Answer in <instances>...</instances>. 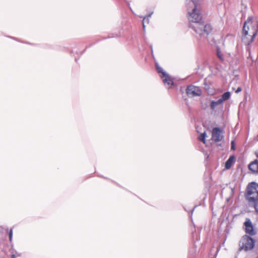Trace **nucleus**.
Listing matches in <instances>:
<instances>
[{
	"instance_id": "nucleus-20",
	"label": "nucleus",
	"mask_w": 258,
	"mask_h": 258,
	"mask_svg": "<svg viewBox=\"0 0 258 258\" xmlns=\"http://www.w3.org/2000/svg\"><path fill=\"white\" fill-rule=\"evenodd\" d=\"M231 149L234 150V142L232 141L231 143Z\"/></svg>"
},
{
	"instance_id": "nucleus-11",
	"label": "nucleus",
	"mask_w": 258,
	"mask_h": 258,
	"mask_svg": "<svg viewBox=\"0 0 258 258\" xmlns=\"http://www.w3.org/2000/svg\"><path fill=\"white\" fill-rule=\"evenodd\" d=\"M223 104L222 100L220 99H218L217 101H212L211 102L210 106L211 109H214L215 108L219 105H221Z\"/></svg>"
},
{
	"instance_id": "nucleus-21",
	"label": "nucleus",
	"mask_w": 258,
	"mask_h": 258,
	"mask_svg": "<svg viewBox=\"0 0 258 258\" xmlns=\"http://www.w3.org/2000/svg\"><path fill=\"white\" fill-rule=\"evenodd\" d=\"M255 155H256V157L258 158V151L255 152Z\"/></svg>"
},
{
	"instance_id": "nucleus-6",
	"label": "nucleus",
	"mask_w": 258,
	"mask_h": 258,
	"mask_svg": "<svg viewBox=\"0 0 258 258\" xmlns=\"http://www.w3.org/2000/svg\"><path fill=\"white\" fill-rule=\"evenodd\" d=\"M244 225L245 226V231L246 233L250 235H254L256 234L252 224L249 218L246 219V221L244 223Z\"/></svg>"
},
{
	"instance_id": "nucleus-19",
	"label": "nucleus",
	"mask_w": 258,
	"mask_h": 258,
	"mask_svg": "<svg viewBox=\"0 0 258 258\" xmlns=\"http://www.w3.org/2000/svg\"><path fill=\"white\" fill-rule=\"evenodd\" d=\"M241 90H242L241 88V87H238V88H237V89L236 90V91H235V93H239L240 92H241Z\"/></svg>"
},
{
	"instance_id": "nucleus-2",
	"label": "nucleus",
	"mask_w": 258,
	"mask_h": 258,
	"mask_svg": "<svg viewBox=\"0 0 258 258\" xmlns=\"http://www.w3.org/2000/svg\"><path fill=\"white\" fill-rule=\"evenodd\" d=\"M258 30V23L255 19L249 18L244 23L243 27L242 41L247 45L251 43L256 35Z\"/></svg>"
},
{
	"instance_id": "nucleus-1",
	"label": "nucleus",
	"mask_w": 258,
	"mask_h": 258,
	"mask_svg": "<svg viewBox=\"0 0 258 258\" xmlns=\"http://www.w3.org/2000/svg\"><path fill=\"white\" fill-rule=\"evenodd\" d=\"M186 5L189 28L196 32L197 37L200 39H207L212 29L210 24H205L202 21L199 1L186 0Z\"/></svg>"
},
{
	"instance_id": "nucleus-8",
	"label": "nucleus",
	"mask_w": 258,
	"mask_h": 258,
	"mask_svg": "<svg viewBox=\"0 0 258 258\" xmlns=\"http://www.w3.org/2000/svg\"><path fill=\"white\" fill-rule=\"evenodd\" d=\"M161 77L167 88H169L173 85V81L167 74L163 73V75H162Z\"/></svg>"
},
{
	"instance_id": "nucleus-4",
	"label": "nucleus",
	"mask_w": 258,
	"mask_h": 258,
	"mask_svg": "<svg viewBox=\"0 0 258 258\" xmlns=\"http://www.w3.org/2000/svg\"><path fill=\"white\" fill-rule=\"evenodd\" d=\"M254 245V240L249 236H244L239 242L240 249L248 250L253 248Z\"/></svg>"
},
{
	"instance_id": "nucleus-14",
	"label": "nucleus",
	"mask_w": 258,
	"mask_h": 258,
	"mask_svg": "<svg viewBox=\"0 0 258 258\" xmlns=\"http://www.w3.org/2000/svg\"><path fill=\"white\" fill-rule=\"evenodd\" d=\"M206 137V133L205 132L201 134V135L199 137V139L203 142L204 143H205V138Z\"/></svg>"
},
{
	"instance_id": "nucleus-17",
	"label": "nucleus",
	"mask_w": 258,
	"mask_h": 258,
	"mask_svg": "<svg viewBox=\"0 0 258 258\" xmlns=\"http://www.w3.org/2000/svg\"><path fill=\"white\" fill-rule=\"evenodd\" d=\"M250 203H253L254 204V207L255 210L257 213H258V200L255 201H251Z\"/></svg>"
},
{
	"instance_id": "nucleus-12",
	"label": "nucleus",
	"mask_w": 258,
	"mask_h": 258,
	"mask_svg": "<svg viewBox=\"0 0 258 258\" xmlns=\"http://www.w3.org/2000/svg\"><path fill=\"white\" fill-rule=\"evenodd\" d=\"M231 96V94L229 92H226L224 93L222 95L221 98H220L221 100H222V102L225 101L227 100H228Z\"/></svg>"
},
{
	"instance_id": "nucleus-3",
	"label": "nucleus",
	"mask_w": 258,
	"mask_h": 258,
	"mask_svg": "<svg viewBox=\"0 0 258 258\" xmlns=\"http://www.w3.org/2000/svg\"><path fill=\"white\" fill-rule=\"evenodd\" d=\"M247 199L249 202L258 200V184L252 182L247 187Z\"/></svg>"
},
{
	"instance_id": "nucleus-16",
	"label": "nucleus",
	"mask_w": 258,
	"mask_h": 258,
	"mask_svg": "<svg viewBox=\"0 0 258 258\" xmlns=\"http://www.w3.org/2000/svg\"><path fill=\"white\" fill-rule=\"evenodd\" d=\"M156 69H157V72L159 73H161L162 75H163V73H166V72L163 71L162 68H161L160 67H159L158 66V64H156Z\"/></svg>"
},
{
	"instance_id": "nucleus-7",
	"label": "nucleus",
	"mask_w": 258,
	"mask_h": 258,
	"mask_svg": "<svg viewBox=\"0 0 258 258\" xmlns=\"http://www.w3.org/2000/svg\"><path fill=\"white\" fill-rule=\"evenodd\" d=\"M212 139L216 142L221 141L223 138L222 131L219 127H214L212 130Z\"/></svg>"
},
{
	"instance_id": "nucleus-9",
	"label": "nucleus",
	"mask_w": 258,
	"mask_h": 258,
	"mask_svg": "<svg viewBox=\"0 0 258 258\" xmlns=\"http://www.w3.org/2000/svg\"><path fill=\"white\" fill-rule=\"evenodd\" d=\"M248 168L252 172L258 174V160L256 159L251 162L248 165Z\"/></svg>"
},
{
	"instance_id": "nucleus-5",
	"label": "nucleus",
	"mask_w": 258,
	"mask_h": 258,
	"mask_svg": "<svg viewBox=\"0 0 258 258\" xmlns=\"http://www.w3.org/2000/svg\"><path fill=\"white\" fill-rule=\"evenodd\" d=\"M186 94L189 97L200 96L202 91L200 88L195 86H189L186 89Z\"/></svg>"
},
{
	"instance_id": "nucleus-13",
	"label": "nucleus",
	"mask_w": 258,
	"mask_h": 258,
	"mask_svg": "<svg viewBox=\"0 0 258 258\" xmlns=\"http://www.w3.org/2000/svg\"><path fill=\"white\" fill-rule=\"evenodd\" d=\"M152 14H153V12L149 14L147 17H145L143 18L142 23H143V27L144 30H145V23L147 22V23H148L149 22V18H150L151 17Z\"/></svg>"
},
{
	"instance_id": "nucleus-18",
	"label": "nucleus",
	"mask_w": 258,
	"mask_h": 258,
	"mask_svg": "<svg viewBox=\"0 0 258 258\" xmlns=\"http://www.w3.org/2000/svg\"><path fill=\"white\" fill-rule=\"evenodd\" d=\"M9 239L10 241H11L12 239V236H13V230L12 229H11L9 232Z\"/></svg>"
},
{
	"instance_id": "nucleus-10",
	"label": "nucleus",
	"mask_w": 258,
	"mask_h": 258,
	"mask_svg": "<svg viewBox=\"0 0 258 258\" xmlns=\"http://www.w3.org/2000/svg\"><path fill=\"white\" fill-rule=\"evenodd\" d=\"M234 157L230 156L225 163V168L227 169H230L233 163Z\"/></svg>"
},
{
	"instance_id": "nucleus-22",
	"label": "nucleus",
	"mask_w": 258,
	"mask_h": 258,
	"mask_svg": "<svg viewBox=\"0 0 258 258\" xmlns=\"http://www.w3.org/2000/svg\"><path fill=\"white\" fill-rule=\"evenodd\" d=\"M12 258H15V255H14V254H13V255H12Z\"/></svg>"
},
{
	"instance_id": "nucleus-15",
	"label": "nucleus",
	"mask_w": 258,
	"mask_h": 258,
	"mask_svg": "<svg viewBox=\"0 0 258 258\" xmlns=\"http://www.w3.org/2000/svg\"><path fill=\"white\" fill-rule=\"evenodd\" d=\"M217 55L220 59L223 60L222 54L219 48H217Z\"/></svg>"
}]
</instances>
